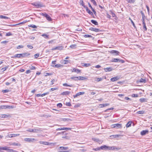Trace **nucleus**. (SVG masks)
Masks as SVG:
<instances>
[{"label":"nucleus","mask_w":152,"mask_h":152,"mask_svg":"<svg viewBox=\"0 0 152 152\" xmlns=\"http://www.w3.org/2000/svg\"><path fill=\"white\" fill-rule=\"evenodd\" d=\"M89 30L95 31V32H99L100 30L99 29L95 28L93 27H91L89 29Z\"/></svg>","instance_id":"0eeeda50"},{"label":"nucleus","mask_w":152,"mask_h":152,"mask_svg":"<svg viewBox=\"0 0 152 152\" xmlns=\"http://www.w3.org/2000/svg\"><path fill=\"white\" fill-rule=\"evenodd\" d=\"M140 12L141 14V15L142 17L143 18V17H145L144 13L142 11H141Z\"/></svg>","instance_id":"680f3d73"},{"label":"nucleus","mask_w":152,"mask_h":152,"mask_svg":"<svg viewBox=\"0 0 152 152\" xmlns=\"http://www.w3.org/2000/svg\"><path fill=\"white\" fill-rule=\"evenodd\" d=\"M139 81L140 83H145L146 82V80L145 79L141 78Z\"/></svg>","instance_id":"5701e85b"},{"label":"nucleus","mask_w":152,"mask_h":152,"mask_svg":"<svg viewBox=\"0 0 152 152\" xmlns=\"http://www.w3.org/2000/svg\"><path fill=\"white\" fill-rule=\"evenodd\" d=\"M60 148H61V150H67L68 149V148L66 147H61Z\"/></svg>","instance_id":"de8ad7c7"},{"label":"nucleus","mask_w":152,"mask_h":152,"mask_svg":"<svg viewBox=\"0 0 152 152\" xmlns=\"http://www.w3.org/2000/svg\"><path fill=\"white\" fill-rule=\"evenodd\" d=\"M85 94L84 92H79L76 94L75 95L73 96V97L74 98H75L77 97L78 96H79L81 95H83Z\"/></svg>","instance_id":"9b49d317"},{"label":"nucleus","mask_w":152,"mask_h":152,"mask_svg":"<svg viewBox=\"0 0 152 152\" xmlns=\"http://www.w3.org/2000/svg\"><path fill=\"white\" fill-rule=\"evenodd\" d=\"M27 47L30 49H32L33 48V47L29 45H27Z\"/></svg>","instance_id":"8fccbe9b"},{"label":"nucleus","mask_w":152,"mask_h":152,"mask_svg":"<svg viewBox=\"0 0 152 152\" xmlns=\"http://www.w3.org/2000/svg\"><path fill=\"white\" fill-rule=\"evenodd\" d=\"M23 47L24 46L23 45H18L17 47V49H19L21 48H23Z\"/></svg>","instance_id":"864d4df0"},{"label":"nucleus","mask_w":152,"mask_h":152,"mask_svg":"<svg viewBox=\"0 0 152 152\" xmlns=\"http://www.w3.org/2000/svg\"><path fill=\"white\" fill-rule=\"evenodd\" d=\"M29 27H32V28H36L37 26L34 25H30L28 26Z\"/></svg>","instance_id":"ea45409f"},{"label":"nucleus","mask_w":152,"mask_h":152,"mask_svg":"<svg viewBox=\"0 0 152 152\" xmlns=\"http://www.w3.org/2000/svg\"><path fill=\"white\" fill-rule=\"evenodd\" d=\"M102 80V78H95V80L98 82H99L101 81Z\"/></svg>","instance_id":"a19ab883"},{"label":"nucleus","mask_w":152,"mask_h":152,"mask_svg":"<svg viewBox=\"0 0 152 152\" xmlns=\"http://www.w3.org/2000/svg\"><path fill=\"white\" fill-rule=\"evenodd\" d=\"M139 100L140 102H147L146 99L144 98H141L139 99Z\"/></svg>","instance_id":"bb28decb"},{"label":"nucleus","mask_w":152,"mask_h":152,"mask_svg":"<svg viewBox=\"0 0 152 152\" xmlns=\"http://www.w3.org/2000/svg\"><path fill=\"white\" fill-rule=\"evenodd\" d=\"M132 124L131 121H129L126 124V127H129L131 126Z\"/></svg>","instance_id":"c85d7f7f"},{"label":"nucleus","mask_w":152,"mask_h":152,"mask_svg":"<svg viewBox=\"0 0 152 152\" xmlns=\"http://www.w3.org/2000/svg\"><path fill=\"white\" fill-rule=\"evenodd\" d=\"M120 77L118 76L115 77H113L111 78L110 79V80L112 82H114L117 80L119 79Z\"/></svg>","instance_id":"6e6552de"},{"label":"nucleus","mask_w":152,"mask_h":152,"mask_svg":"<svg viewBox=\"0 0 152 152\" xmlns=\"http://www.w3.org/2000/svg\"><path fill=\"white\" fill-rule=\"evenodd\" d=\"M87 12H88L89 14L91 15H93L94 14L93 13L91 12L90 10L88 9L86 11Z\"/></svg>","instance_id":"e433bc0d"},{"label":"nucleus","mask_w":152,"mask_h":152,"mask_svg":"<svg viewBox=\"0 0 152 152\" xmlns=\"http://www.w3.org/2000/svg\"><path fill=\"white\" fill-rule=\"evenodd\" d=\"M142 24L143 26V28L145 29V31H146L147 29V28H146L145 23H142Z\"/></svg>","instance_id":"49530a36"},{"label":"nucleus","mask_w":152,"mask_h":152,"mask_svg":"<svg viewBox=\"0 0 152 152\" xmlns=\"http://www.w3.org/2000/svg\"><path fill=\"white\" fill-rule=\"evenodd\" d=\"M110 53L116 56L119 55V52L116 50H112L110 51Z\"/></svg>","instance_id":"1a4fd4ad"},{"label":"nucleus","mask_w":152,"mask_h":152,"mask_svg":"<svg viewBox=\"0 0 152 152\" xmlns=\"http://www.w3.org/2000/svg\"><path fill=\"white\" fill-rule=\"evenodd\" d=\"M27 131L30 132H33V129H28L27 130Z\"/></svg>","instance_id":"13d9d810"},{"label":"nucleus","mask_w":152,"mask_h":152,"mask_svg":"<svg viewBox=\"0 0 152 152\" xmlns=\"http://www.w3.org/2000/svg\"><path fill=\"white\" fill-rule=\"evenodd\" d=\"M39 142L41 144H42L46 145H50V143L49 142H45V141H39Z\"/></svg>","instance_id":"f8f14e48"},{"label":"nucleus","mask_w":152,"mask_h":152,"mask_svg":"<svg viewBox=\"0 0 152 152\" xmlns=\"http://www.w3.org/2000/svg\"><path fill=\"white\" fill-rule=\"evenodd\" d=\"M79 3L80 5L83 6V7L85 6L84 4L83 1V0H80Z\"/></svg>","instance_id":"f704fd0d"},{"label":"nucleus","mask_w":152,"mask_h":152,"mask_svg":"<svg viewBox=\"0 0 152 152\" xmlns=\"http://www.w3.org/2000/svg\"><path fill=\"white\" fill-rule=\"evenodd\" d=\"M76 46V45H72L70 46V47L71 48H73Z\"/></svg>","instance_id":"69168bd1"},{"label":"nucleus","mask_w":152,"mask_h":152,"mask_svg":"<svg viewBox=\"0 0 152 152\" xmlns=\"http://www.w3.org/2000/svg\"><path fill=\"white\" fill-rule=\"evenodd\" d=\"M46 18L49 21H51L52 20L51 18L48 15H47V17H46Z\"/></svg>","instance_id":"4c0bfd02"},{"label":"nucleus","mask_w":152,"mask_h":152,"mask_svg":"<svg viewBox=\"0 0 152 152\" xmlns=\"http://www.w3.org/2000/svg\"><path fill=\"white\" fill-rule=\"evenodd\" d=\"M34 5L36 8H39L43 7V5L40 3H35L34 4Z\"/></svg>","instance_id":"39448f33"},{"label":"nucleus","mask_w":152,"mask_h":152,"mask_svg":"<svg viewBox=\"0 0 152 152\" xmlns=\"http://www.w3.org/2000/svg\"><path fill=\"white\" fill-rule=\"evenodd\" d=\"M52 66H54L55 67H56V68H59V67H61V66H63V65L61 64H56L54 66L53 65H52Z\"/></svg>","instance_id":"cd10ccee"},{"label":"nucleus","mask_w":152,"mask_h":152,"mask_svg":"<svg viewBox=\"0 0 152 152\" xmlns=\"http://www.w3.org/2000/svg\"><path fill=\"white\" fill-rule=\"evenodd\" d=\"M39 55V53H37V54H35L34 55V57L35 58H36L38 57Z\"/></svg>","instance_id":"6e6d98bb"},{"label":"nucleus","mask_w":152,"mask_h":152,"mask_svg":"<svg viewBox=\"0 0 152 152\" xmlns=\"http://www.w3.org/2000/svg\"><path fill=\"white\" fill-rule=\"evenodd\" d=\"M35 140L34 139L30 138H25L24 139V140L26 141H27L29 142H31L34 141Z\"/></svg>","instance_id":"ddd939ff"},{"label":"nucleus","mask_w":152,"mask_h":152,"mask_svg":"<svg viewBox=\"0 0 152 152\" xmlns=\"http://www.w3.org/2000/svg\"><path fill=\"white\" fill-rule=\"evenodd\" d=\"M40 116L42 117H43L46 118L50 117L51 115L48 114H43L41 115Z\"/></svg>","instance_id":"6ab92c4d"},{"label":"nucleus","mask_w":152,"mask_h":152,"mask_svg":"<svg viewBox=\"0 0 152 152\" xmlns=\"http://www.w3.org/2000/svg\"><path fill=\"white\" fill-rule=\"evenodd\" d=\"M111 127L116 129H121L122 128V126L121 124H117L112 125Z\"/></svg>","instance_id":"f03ea898"},{"label":"nucleus","mask_w":152,"mask_h":152,"mask_svg":"<svg viewBox=\"0 0 152 152\" xmlns=\"http://www.w3.org/2000/svg\"><path fill=\"white\" fill-rule=\"evenodd\" d=\"M115 147L114 146L111 147L108 146V149L109 150H113L115 149Z\"/></svg>","instance_id":"c756f323"},{"label":"nucleus","mask_w":152,"mask_h":152,"mask_svg":"<svg viewBox=\"0 0 152 152\" xmlns=\"http://www.w3.org/2000/svg\"><path fill=\"white\" fill-rule=\"evenodd\" d=\"M135 0H129V2L130 3H134L135 2Z\"/></svg>","instance_id":"bf43d9fd"},{"label":"nucleus","mask_w":152,"mask_h":152,"mask_svg":"<svg viewBox=\"0 0 152 152\" xmlns=\"http://www.w3.org/2000/svg\"><path fill=\"white\" fill-rule=\"evenodd\" d=\"M112 61L115 62H121L124 63V61L123 60L120 59L118 58H113L112 59Z\"/></svg>","instance_id":"7ed1b4c3"},{"label":"nucleus","mask_w":152,"mask_h":152,"mask_svg":"<svg viewBox=\"0 0 152 152\" xmlns=\"http://www.w3.org/2000/svg\"><path fill=\"white\" fill-rule=\"evenodd\" d=\"M20 135L19 134H8V135L7 136V137H15L16 136H18Z\"/></svg>","instance_id":"20e7f679"},{"label":"nucleus","mask_w":152,"mask_h":152,"mask_svg":"<svg viewBox=\"0 0 152 152\" xmlns=\"http://www.w3.org/2000/svg\"><path fill=\"white\" fill-rule=\"evenodd\" d=\"M91 22L95 25H97L98 24V23L95 20H92L91 21Z\"/></svg>","instance_id":"aec40b11"},{"label":"nucleus","mask_w":152,"mask_h":152,"mask_svg":"<svg viewBox=\"0 0 152 152\" xmlns=\"http://www.w3.org/2000/svg\"><path fill=\"white\" fill-rule=\"evenodd\" d=\"M78 77H71V79L73 80H78Z\"/></svg>","instance_id":"c9c22d12"},{"label":"nucleus","mask_w":152,"mask_h":152,"mask_svg":"<svg viewBox=\"0 0 152 152\" xmlns=\"http://www.w3.org/2000/svg\"><path fill=\"white\" fill-rule=\"evenodd\" d=\"M58 87H57L56 88H52L50 89V91H54V90H57L58 89Z\"/></svg>","instance_id":"58836bf2"},{"label":"nucleus","mask_w":152,"mask_h":152,"mask_svg":"<svg viewBox=\"0 0 152 152\" xmlns=\"http://www.w3.org/2000/svg\"><path fill=\"white\" fill-rule=\"evenodd\" d=\"M7 106H4V105H2L0 106V108L2 109V108H6Z\"/></svg>","instance_id":"e2e57ef3"},{"label":"nucleus","mask_w":152,"mask_h":152,"mask_svg":"<svg viewBox=\"0 0 152 152\" xmlns=\"http://www.w3.org/2000/svg\"><path fill=\"white\" fill-rule=\"evenodd\" d=\"M63 48V47L62 46H60V47H56L55 48H53L51 49V50H62Z\"/></svg>","instance_id":"4468645a"},{"label":"nucleus","mask_w":152,"mask_h":152,"mask_svg":"<svg viewBox=\"0 0 152 152\" xmlns=\"http://www.w3.org/2000/svg\"><path fill=\"white\" fill-rule=\"evenodd\" d=\"M148 130H142L140 132V134L142 136H143L148 133Z\"/></svg>","instance_id":"423d86ee"},{"label":"nucleus","mask_w":152,"mask_h":152,"mask_svg":"<svg viewBox=\"0 0 152 152\" xmlns=\"http://www.w3.org/2000/svg\"><path fill=\"white\" fill-rule=\"evenodd\" d=\"M0 18H4L5 19H8L10 18L6 16L3 15H0Z\"/></svg>","instance_id":"2f4dec72"},{"label":"nucleus","mask_w":152,"mask_h":152,"mask_svg":"<svg viewBox=\"0 0 152 152\" xmlns=\"http://www.w3.org/2000/svg\"><path fill=\"white\" fill-rule=\"evenodd\" d=\"M78 80H84L86 79V78L83 76H79L78 77Z\"/></svg>","instance_id":"b1692460"},{"label":"nucleus","mask_w":152,"mask_h":152,"mask_svg":"<svg viewBox=\"0 0 152 152\" xmlns=\"http://www.w3.org/2000/svg\"><path fill=\"white\" fill-rule=\"evenodd\" d=\"M109 103H105V104H100V107L101 108L103 107H106L107 106H108L109 105Z\"/></svg>","instance_id":"4be33fe9"},{"label":"nucleus","mask_w":152,"mask_h":152,"mask_svg":"<svg viewBox=\"0 0 152 152\" xmlns=\"http://www.w3.org/2000/svg\"><path fill=\"white\" fill-rule=\"evenodd\" d=\"M30 54L28 53L20 54H17L15 55L14 57L18 58H20L21 57H24L29 55Z\"/></svg>","instance_id":"f257e3e1"},{"label":"nucleus","mask_w":152,"mask_h":152,"mask_svg":"<svg viewBox=\"0 0 152 152\" xmlns=\"http://www.w3.org/2000/svg\"><path fill=\"white\" fill-rule=\"evenodd\" d=\"M85 37H92V36L90 35L89 34H85L84 36Z\"/></svg>","instance_id":"c03bdc74"},{"label":"nucleus","mask_w":152,"mask_h":152,"mask_svg":"<svg viewBox=\"0 0 152 152\" xmlns=\"http://www.w3.org/2000/svg\"><path fill=\"white\" fill-rule=\"evenodd\" d=\"M26 22H27V21H24L23 22L20 23H18V24H15V25H11L12 26H15L18 25H20V24H23L24 23H26Z\"/></svg>","instance_id":"72a5a7b5"},{"label":"nucleus","mask_w":152,"mask_h":152,"mask_svg":"<svg viewBox=\"0 0 152 152\" xmlns=\"http://www.w3.org/2000/svg\"><path fill=\"white\" fill-rule=\"evenodd\" d=\"M9 91V90L7 89L2 90V92L3 93H7Z\"/></svg>","instance_id":"0e129e2a"},{"label":"nucleus","mask_w":152,"mask_h":152,"mask_svg":"<svg viewBox=\"0 0 152 152\" xmlns=\"http://www.w3.org/2000/svg\"><path fill=\"white\" fill-rule=\"evenodd\" d=\"M129 19L130 20L131 22L132 23V24L133 26L134 27H135V26L134 23V22H133V21L130 18H129Z\"/></svg>","instance_id":"052dcab7"},{"label":"nucleus","mask_w":152,"mask_h":152,"mask_svg":"<svg viewBox=\"0 0 152 152\" xmlns=\"http://www.w3.org/2000/svg\"><path fill=\"white\" fill-rule=\"evenodd\" d=\"M57 106L59 107H61L62 106V104L61 103H58L57 104Z\"/></svg>","instance_id":"338daca9"},{"label":"nucleus","mask_w":152,"mask_h":152,"mask_svg":"<svg viewBox=\"0 0 152 152\" xmlns=\"http://www.w3.org/2000/svg\"><path fill=\"white\" fill-rule=\"evenodd\" d=\"M41 15L46 18V17H47L48 15L46 13H42Z\"/></svg>","instance_id":"4d7b16f0"},{"label":"nucleus","mask_w":152,"mask_h":152,"mask_svg":"<svg viewBox=\"0 0 152 152\" xmlns=\"http://www.w3.org/2000/svg\"><path fill=\"white\" fill-rule=\"evenodd\" d=\"M72 72H75L77 73H78L80 72V69H76L75 68H73Z\"/></svg>","instance_id":"dca6fc26"},{"label":"nucleus","mask_w":152,"mask_h":152,"mask_svg":"<svg viewBox=\"0 0 152 152\" xmlns=\"http://www.w3.org/2000/svg\"><path fill=\"white\" fill-rule=\"evenodd\" d=\"M104 69L105 70V72H110L113 70V69L111 67H108L104 68Z\"/></svg>","instance_id":"2eb2a0df"},{"label":"nucleus","mask_w":152,"mask_h":152,"mask_svg":"<svg viewBox=\"0 0 152 152\" xmlns=\"http://www.w3.org/2000/svg\"><path fill=\"white\" fill-rule=\"evenodd\" d=\"M120 136V135L119 134H117V135H112L110 136V137L112 138H116L117 137H118Z\"/></svg>","instance_id":"412c9836"},{"label":"nucleus","mask_w":152,"mask_h":152,"mask_svg":"<svg viewBox=\"0 0 152 152\" xmlns=\"http://www.w3.org/2000/svg\"><path fill=\"white\" fill-rule=\"evenodd\" d=\"M41 131V130L40 128L33 129V132H37Z\"/></svg>","instance_id":"a878e982"},{"label":"nucleus","mask_w":152,"mask_h":152,"mask_svg":"<svg viewBox=\"0 0 152 152\" xmlns=\"http://www.w3.org/2000/svg\"><path fill=\"white\" fill-rule=\"evenodd\" d=\"M83 66L86 67H87L90 66L91 64H90L83 63Z\"/></svg>","instance_id":"473e14b6"},{"label":"nucleus","mask_w":152,"mask_h":152,"mask_svg":"<svg viewBox=\"0 0 152 152\" xmlns=\"http://www.w3.org/2000/svg\"><path fill=\"white\" fill-rule=\"evenodd\" d=\"M70 93V92L69 91H66L63 92L61 94V95H67L69 94Z\"/></svg>","instance_id":"f3484780"},{"label":"nucleus","mask_w":152,"mask_h":152,"mask_svg":"<svg viewBox=\"0 0 152 152\" xmlns=\"http://www.w3.org/2000/svg\"><path fill=\"white\" fill-rule=\"evenodd\" d=\"M64 129H65L64 127H63V128H58L56 129V130L58 131V130H64Z\"/></svg>","instance_id":"5fc2aeb1"},{"label":"nucleus","mask_w":152,"mask_h":152,"mask_svg":"<svg viewBox=\"0 0 152 152\" xmlns=\"http://www.w3.org/2000/svg\"><path fill=\"white\" fill-rule=\"evenodd\" d=\"M30 69L31 70H35L36 69V67L34 66H31L30 67Z\"/></svg>","instance_id":"774afa93"},{"label":"nucleus","mask_w":152,"mask_h":152,"mask_svg":"<svg viewBox=\"0 0 152 152\" xmlns=\"http://www.w3.org/2000/svg\"><path fill=\"white\" fill-rule=\"evenodd\" d=\"M0 150H6L7 152L8 151V150H10V149H9L8 148V147L6 146H5L4 147H0Z\"/></svg>","instance_id":"a211bd4d"},{"label":"nucleus","mask_w":152,"mask_h":152,"mask_svg":"<svg viewBox=\"0 0 152 152\" xmlns=\"http://www.w3.org/2000/svg\"><path fill=\"white\" fill-rule=\"evenodd\" d=\"M9 115L6 114L0 115V117L1 118L8 117Z\"/></svg>","instance_id":"393cba45"},{"label":"nucleus","mask_w":152,"mask_h":152,"mask_svg":"<svg viewBox=\"0 0 152 152\" xmlns=\"http://www.w3.org/2000/svg\"><path fill=\"white\" fill-rule=\"evenodd\" d=\"M93 140L95 141L98 142L99 141V140L98 138H93L92 139Z\"/></svg>","instance_id":"3c124183"},{"label":"nucleus","mask_w":152,"mask_h":152,"mask_svg":"<svg viewBox=\"0 0 152 152\" xmlns=\"http://www.w3.org/2000/svg\"><path fill=\"white\" fill-rule=\"evenodd\" d=\"M8 66H6L5 67L1 69V70L3 71H4L5 70H6L8 68Z\"/></svg>","instance_id":"09e8293b"},{"label":"nucleus","mask_w":152,"mask_h":152,"mask_svg":"<svg viewBox=\"0 0 152 152\" xmlns=\"http://www.w3.org/2000/svg\"><path fill=\"white\" fill-rule=\"evenodd\" d=\"M12 35V34L10 32H8L6 33V36H9Z\"/></svg>","instance_id":"603ef678"},{"label":"nucleus","mask_w":152,"mask_h":152,"mask_svg":"<svg viewBox=\"0 0 152 152\" xmlns=\"http://www.w3.org/2000/svg\"><path fill=\"white\" fill-rule=\"evenodd\" d=\"M13 145L15 146H20V145L19 143H16L15 142H14L13 143Z\"/></svg>","instance_id":"a18cd8bd"},{"label":"nucleus","mask_w":152,"mask_h":152,"mask_svg":"<svg viewBox=\"0 0 152 152\" xmlns=\"http://www.w3.org/2000/svg\"><path fill=\"white\" fill-rule=\"evenodd\" d=\"M137 113L138 114H143L145 113V111L143 110L139 111L137 112Z\"/></svg>","instance_id":"7c9ffc66"},{"label":"nucleus","mask_w":152,"mask_h":152,"mask_svg":"<svg viewBox=\"0 0 152 152\" xmlns=\"http://www.w3.org/2000/svg\"><path fill=\"white\" fill-rule=\"evenodd\" d=\"M63 86H69V87H72V85H68L66 83H64L63 84Z\"/></svg>","instance_id":"37998d69"},{"label":"nucleus","mask_w":152,"mask_h":152,"mask_svg":"<svg viewBox=\"0 0 152 152\" xmlns=\"http://www.w3.org/2000/svg\"><path fill=\"white\" fill-rule=\"evenodd\" d=\"M42 36L43 37L45 38H48V36L46 34H43L42 35Z\"/></svg>","instance_id":"79ce46f5"},{"label":"nucleus","mask_w":152,"mask_h":152,"mask_svg":"<svg viewBox=\"0 0 152 152\" xmlns=\"http://www.w3.org/2000/svg\"><path fill=\"white\" fill-rule=\"evenodd\" d=\"M101 149L104 150H107L108 149V146L104 145L98 148L99 150H100Z\"/></svg>","instance_id":"9d476101"}]
</instances>
